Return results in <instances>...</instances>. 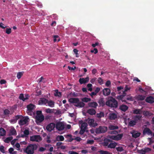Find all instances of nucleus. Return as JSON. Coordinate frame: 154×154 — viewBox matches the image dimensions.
<instances>
[{"mask_svg": "<svg viewBox=\"0 0 154 154\" xmlns=\"http://www.w3.org/2000/svg\"><path fill=\"white\" fill-rule=\"evenodd\" d=\"M105 103L106 105L111 108H116L118 106V103L116 99L112 96L108 97Z\"/></svg>", "mask_w": 154, "mask_h": 154, "instance_id": "1", "label": "nucleus"}, {"mask_svg": "<svg viewBox=\"0 0 154 154\" xmlns=\"http://www.w3.org/2000/svg\"><path fill=\"white\" fill-rule=\"evenodd\" d=\"M37 148L35 144H29L26 148L23 149V152L27 154H33L34 151Z\"/></svg>", "mask_w": 154, "mask_h": 154, "instance_id": "2", "label": "nucleus"}, {"mask_svg": "<svg viewBox=\"0 0 154 154\" xmlns=\"http://www.w3.org/2000/svg\"><path fill=\"white\" fill-rule=\"evenodd\" d=\"M69 101L73 103L75 106L79 108H82L85 105V103L83 102L79 101V99L78 98H70L69 100Z\"/></svg>", "mask_w": 154, "mask_h": 154, "instance_id": "3", "label": "nucleus"}, {"mask_svg": "<svg viewBox=\"0 0 154 154\" xmlns=\"http://www.w3.org/2000/svg\"><path fill=\"white\" fill-rule=\"evenodd\" d=\"M79 124L81 125L80 127V130L79 133L80 134L82 135L85 133L87 129L88 124L87 123L84 122L82 120L79 121Z\"/></svg>", "mask_w": 154, "mask_h": 154, "instance_id": "4", "label": "nucleus"}, {"mask_svg": "<svg viewBox=\"0 0 154 154\" xmlns=\"http://www.w3.org/2000/svg\"><path fill=\"white\" fill-rule=\"evenodd\" d=\"M107 128L106 127L100 126L96 129L95 132L97 134L104 133L107 131Z\"/></svg>", "mask_w": 154, "mask_h": 154, "instance_id": "5", "label": "nucleus"}, {"mask_svg": "<svg viewBox=\"0 0 154 154\" xmlns=\"http://www.w3.org/2000/svg\"><path fill=\"white\" fill-rule=\"evenodd\" d=\"M56 129L59 131H61L64 129V125L63 122H57L55 125Z\"/></svg>", "mask_w": 154, "mask_h": 154, "instance_id": "6", "label": "nucleus"}, {"mask_svg": "<svg viewBox=\"0 0 154 154\" xmlns=\"http://www.w3.org/2000/svg\"><path fill=\"white\" fill-rule=\"evenodd\" d=\"M41 139V137L39 135H34L30 137V140L32 141L39 142L40 141Z\"/></svg>", "mask_w": 154, "mask_h": 154, "instance_id": "7", "label": "nucleus"}, {"mask_svg": "<svg viewBox=\"0 0 154 154\" xmlns=\"http://www.w3.org/2000/svg\"><path fill=\"white\" fill-rule=\"evenodd\" d=\"M88 123L89 125L92 127H95L97 125V124L94 122V119H90L88 118Z\"/></svg>", "mask_w": 154, "mask_h": 154, "instance_id": "8", "label": "nucleus"}, {"mask_svg": "<svg viewBox=\"0 0 154 154\" xmlns=\"http://www.w3.org/2000/svg\"><path fill=\"white\" fill-rule=\"evenodd\" d=\"M28 119L29 118L28 116H26L25 118L23 117V119H21L19 121L18 123L20 126L24 125L27 123L28 122Z\"/></svg>", "mask_w": 154, "mask_h": 154, "instance_id": "9", "label": "nucleus"}, {"mask_svg": "<svg viewBox=\"0 0 154 154\" xmlns=\"http://www.w3.org/2000/svg\"><path fill=\"white\" fill-rule=\"evenodd\" d=\"M55 127V124L54 123H51L48 125L46 127V129L49 131L53 130Z\"/></svg>", "mask_w": 154, "mask_h": 154, "instance_id": "10", "label": "nucleus"}, {"mask_svg": "<svg viewBox=\"0 0 154 154\" xmlns=\"http://www.w3.org/2000/svg\"><path fill=\"white\" fill-rule=\"evenodd\" d=\"M48 100L43 98H41L38 101V104L39 105H45L47 106Z\"/></svg>", "mask_w": 154, "mask_h": 154, "instance_id": "11", "label": "nucleus"}, {"mask_svg": "<svg viewBox=\"0 0 154 154\" xmlns=\"http://www.w3.org/2000/svg\"><path fill=\"white\" fill-rule=\"evenodd\" d=\"M89 80V77H87L85 78H81L79 80V82L81 84H85L88 82Z\"/></svg>", "mask_w": 154, "mask_h": 154, "instance_id": "12", "label": "nucleus"}, {"mask_svg": "<svg viewBox=\"0 0 154 154\" xmlns=\"http://www.w3.org/2000/svg\"><path fill=\"white\" fill-rule=\"evenodd\" d=\"M36 119V122L37 123L38 122H42L44 119V117L43 115L35 116Z\"/></svg>", "mask_w": 154, "mask_h": 154, "instance_id": "13", "label": "nucleus"}, {"mask_svg": "<svg viewBox=\"0 0 154 154\" xmlns=\"http://www.w3.org/2000/svg\"><path fill=\"white\" fill-rule=\"evenodd\" d=\"M146 101L150 103H152L154 102V97L150 96L146 97L145 99Z\"/></svg>", "mask_w": 154, "mask_h": 154, "instance_id": "14", "label": "nucleus"}, {"mask_svg": "<svg viewBox=\"0 0 154 154\" xmlns=\"http://www.w3.org/2000/svg\"><path fill=\"white\" fill-rule=\"evenodd\" d=\"M103 94L105 96H107L109 95L110 93V90L107 88H104L103 90Z\"/></svg>", "mask_w": 154, "mask_h": 154, "instance_id": "15", "label": "nucleus"}, {"mask_svg": "<svg viewBox=\"0 0 154 154\" xmlns=\"http://www.w3.org/2000/svg\"><path fill=\"white\" fill-rule=\"evenodd\" d=\"M131 133L132 134V137L135 138L139 137L140 135V133L135 131H133Z\"/></svg>", "mask_w": 154, "mask_h": 154, "instance_id": "16", "label": "nucleus"}, {"mask_svg": "<svg viewBox=\"0 0 154 154\" xmlns=\"http://www.w3.org/2000/svg\"><path fill=\"white\" fill-rule=\"evenodd\" d=\"M128 108V107L127 105L124 104L121 105L119 106V109L122 111L125 112Z\"/></svg>", "mask_w": 154, "mask_h": 154, "instance_id": "17", "label": "nucleus"}, {"mask_svg": "<svg viewBox=\"0 0 154 154\" xmlns=\"http://www.w3.org/2000/svg\"><path fill=\"white\" fill-rule=\"evenodd\" d=\"M29 96L28 94H26L25 96V97L24 96V94H20L19 96V98L23 101H25L26 100L28 99Z\"/></svg>", "mask_w": 154, "mask_h": 154, "instance_id": "18", "label": "nucleus"}, {"mask_svg": "<svg viewBox=\"0 0 154 154\" xmlns=\"http://www.w3.org/2000/svg\"><path fill=\"white\" fill-rule=\"evenodd\" d=\"M144 134H147L148 135H152V131L148 128H144L143 131Z\"/></svg>", "mask_w": 154, "mask_h": 154, "instance_id": "19", "label": "nucleus"}, {"mask_svg": "<svg viewBox=\"0 0 154 154\" xmlns=\"http://www.w3.org/2000/svg\"><path fill=\"white\" fill-rule=\"evenodd\" d=\"M17 134V132L16 130L13 127L11 128V129L9 131V135H16Z\"/></svg>", "mask_w": 154, "mask_h": 154, "instance_id": "20", "label": "nucleus"}, {"mask_svg": "<svg viewBox=\"0 0 154 154\" xmlns=\"http://www.w3.org/2000/svg\"><path fill=\"white\" fill-rule=\"evenodd\" d=\"M88 106L90 107L96 108L98 106V104L95 102H91L88 103Z\"/></svg>", "mask_w": 154, "mask_h": 154, "instance_id": "21", "label": "nucleus"}, {"mask_svg": "<svg viewBox=\"0 0 154 154\" xmlns=\"http://www.w3.org/2000/svg\"><path fill=\"white\" fill-rule=\"evenodd\" d=\"M35 107V106L32 104H30L27 106V110L29 112H31Z\"/></svg>", "mask_w": 154, "mask_h": 154, "instance_id": "22", "label": "nucleus"}, {"mask_svg": "<svg viewBox=\"0 0 154 154\" xmlns=\"http://www.w3.org/2000/svg\"><path fill=\"white\" fill-rule=\"evenodd\" d=\"M98 102L100 106H103L105 105V102L104 101V99L103 98H100Z\"/></svg>", "mask_w": 154, "mask_h": 154, "instance_id": "23", "label": "nucleus"}, {"mask_svg": "<svg viewBox=\"0 0 154 154\" xmlns=\"http://www.w3.org/2000/svg\"><path fill=\"white\" fill-rule=\"evenodd\" d=\"M117 117V115L115 113H110L109 114V118L110 120H115Z\"/></svg>", "mask_w": 154, "mask_h": 154, "instance_id": "24", "label": "nucleus"}, {"mask_svg": "<svg viewBox=\"0 0 154 154\" xmlns=\"http://www.w3.org/2000/svg\"><path fill=\"white\" fill-rule=\"evenodd\" d=\"M108 145V148L112 149L114 148L117 144V143L116 142H111Z\"/></svg>", "mask_w": 154, "mask_h": 154, "instance_id": "25", "label": "nucleus"}, {"mask_svg": "<svg viewBox=\"0 0 154 154\" xmlns=\"http://www.w3.org/2000/svg\"><path fill=\"white\" fill-rule=\"evenodd\" d=\"M118 128L119 127L117 126L112 125H110L108 126L109 129L111 130L118 129Z\"/></svg>", "mask_w": 154, "mask_h": 154, "instance_id": "26", "label": "nucleus"}, {"mask_svg": "<svg viewBox=\"0 0 154 154\" xmlns=\"http://www.w3.org/2000/svg\"><path fill=\"white\" fill-rule=\"evenodd\" d=\"M47 106H48L51 107H53L54 106V102L51 100H48Z\"/></svg>", "mask_w": 154, "mask_h": 154, "instance_id": "27", "label": "nucleus"}, {"mask_svg": "<svg viewBox=\"0 0 154 154\" xmlns=\"http://www.w3.org/2000/svg\"><path fill=\"white\" fill-rule=\"evenodd\" d=\"M87 112L89 114L92 115H95L96 113V112L95 109H91L88 110Z\"/></svg>", "mask_w": 154, "mask_h": 154, "instance_id": "28", "label": "nucleus"}, {"mask_svg": "<svg viewBox=\"0 0 154 154\" xmlns=\"http://www.w3.org/2000/svg\"><path fill=\"white\" fill-rule=\"evenodd\" d=\"M146 96L142 95H139L136 98L138 100H143L145 99Z\"/></svg>", "mask_w": 154, "mask_h": 154, "instance_id": "29", "label": "nucleus"}, {"mask_svg": "<svg viewBox=\"0 0 154 154\" xmlns=\"http://www.w3.org/2000/svg\"><path fill=\"white\" fill-rule=\"evenodd\" d=\"M124 97L123 96V95L122 94L118 96L116 98L117 99L119 100H121L122 102H126V100H124Z\"/></svg>", "mask_w": 154, "mask_h": 154, "instance_id": "30", "label": "nucleus"}, {"mask_svg": "<svg viewBox=\"0 0 154 154\" xmlns=\"http://www.w3.org/2000/svg\"><path fill=\"white\" fill-rule=\"evenodd\" d=\"M56 140L57 141H63L64 140V138L63 136L62 135H58L56 137Z\"/></svg>", "mask_w": 154, "mask_h": 154, "instance_id": "31", "label": "nucleus"}, {"mask_svg": "<svg viewBox=\"0 0 154 154\" xmlns=\"http://www.w3.org/2000/svg\"><path fill=\"white\" fill-rule=\"evenodd\" d=\"M6 131L3 128H0V135L1 136H4L5 135Z\"/></svg>", "mask_w": 154, "mask_h": 154, "instance_id": "32", "label": "nucleus"}, {"mask_svg": "<svg viewBox=\"0 0 154 154\" xmlns=\"http://www.w3.org/2000/svg\"><path fill=\"white\" fill-rule=\"evenodd\" d=\"M24 135H22L21 137H27L29 134V129H26L23 131Z\"/></svg>", "mask_w": 154, "mask_h": 154, "instance_id": "33", "label": "nucleus"}, {"mask_svg": "<svg viewBox=\"0 0 154 154\" xmlns=\"http://www.w3.org/2000/svg\"><path fill=\"white\" fill-rule=\"evenodd\" d=\"M136 122L135 120H132L130 121L128 123L129 125L131 127H133L136 124Z\"/></svg>", "mask_w": 154, "mask_h": 154, "instance_id": "34", "label": "nucleus"}, {"mask_svg": "<svg viewBox=\"0 0 154 154\" xmlns=\"http://www.w3.org/2000/svg\"><path fill=\"white\" fill-rule=\"evenodd\" d=\"M13 138V137H8L5 139L4 141L6 143H9Z\"/></svg>", "mask_w": 154, "mask_h": 154, "instance_id": "35", "label": "nucleus"}, {"mask_svg": "<svg viewBox=\"0 0 154 154\" xmlns=\"http://www.w3.org/2000/svg\"><path fill=\"white\" fill-rule=\"evenodd\" d=\"M54 95L55 96H57L58 97H60L61 96V94L60 92H59L57 90H56Z\"/></svg>", "mask_w": 154, "mask_h": 154, "instance_id": "36", "label": "nucleus"}, {"mask_svg": "<svg viewBox=\"0 0 154 154\" xmlns=\"http://www.w3.org/2000/svg\"><path fill=\"white\" fill-rule=\"evenodd\" d=\"M133 112L134 114H140L141 113V111L140 109H136L133 110Z\"/></svg>", "mask_w": 154, "mask_h": 154, "instance_id": "37", "label": "nucleus"}, {"mask_svg": "<svg viewBox=\"0 0 154 154\" xmlns=\"http://www.w3.org/2000/svg\"><path fill=\"white\" fill-rule=\"evenodd\" d=\"M97 116L98 118H100L102 117H104V115L103 112H100L99 113L97 114Z\"/></svg>", "mask_w": 154, "mask_h": 154, "instance_id": "38", "label": "nucleus"}, {"mask_svg": "<svg viewBox=\"0 0 154 154\" xmlns=\"http://www.w3.org/2000/svg\"><path fill=\"white\" fill-rule=\"evenodd\" d=\"M82 102H88L91 100V99L87 97H84L82 99Z\"/></svg>", "mask_w": 154, "mask_h": 154, "instance_id": "39", "label": "nucleus"}, {"mask_svg": "<svg viewBox=\"0 0 154 154\" xmlns=\"http://www.w3.org/2000/svg\"><path fill=\"white\" fill-rule=\"evenodd\" d=\"M123 134H119L116 135V140H121Z\"/></svg>", "mask_w": 154, "mask_h": 154, "instance_id": "40", "label": "nucleus"}, {"mask_svg": "<svg viewBox=\"0 0 154 154\" xmlns=\"http://www.w3.org/2000/svg\"><path fill=\"white\" fill-rule=\"evenodd\" d=\"M152 113L149 111H145L143 112V115L145 116H150Z\"/></svg>", "mask_w": 154, "mask_h": 154, "instance_id": "41", "label": "nucleus"}, {"mask_svg": "<svg viewBox=\"0 0 154 154\" xmlns=\"http://www.w3.org/2000/svg\"><path fill=\"white\" fill-rule=\"evenodd\" d=\"M59 36L57 35H55L54 36V41L55 42H59L60 40L59 38Z\"/></svg>", "mask_w": 154, "mask_h": 154, "instance_id": "42", "label": "nucleus"}, {"mask_svg": "<svg viewBox=\"0 0 154 154\" xmlns=\"http://www.w3.org/2000/svg\"><path fill=\"white\" fill-rule=\"evenodd\" d=\"M87 87L88 88V90L89 91H91L92 90V85L91 84H88L87 85Z\"/></svg>", "mask_w": 154, "mask_h": 154, "instance_id": "43", "label": "nucleus"}, {"mask_svg": "<svg viewBox=\"0 0 154 154\" xmlns=\"http://www.w3.org/2000/svg\"><path fill=\"white\" fill-rule=\"evenodd\" d=\"M98 152L100 154H110V153L108 151L102 150L98 151Z\"/></svg>", "mask_w": 154, "mask_h": 154, "instance_id": "44", "label": "nucleus"}, {"mask_svg": "<svg viewBox=\"0 0 154 154\" xmlns=\"http://www.w3.org/2000/svg\"><path fill=\"white\" fill-rule=\"evenodd\" d=\"M107 140L108 142H104L103 143V145L104 146H107L108 147V145H109L108 142H111L112 140L109 139H107Z\"/></svg>", "mask_w": 154, "mask_h": 154, "instance_id": "45", "label": "nucleus"}, {"mask_svg": "<svg viewBox=\"0 0 154 154\" xmlns=\"http://www.w3.org/2000/svg\"><path fill=\"white\" fill-rule=\"evenodd\" d=\"M22 75V72H20L17 73V76L18 79H19L21 78Z\"/></svg>", "mask_w": 154, "mask_h": 154, "instance_id": "46", "label": "nucleus"}, {"mask_svg": "<svg viewBox=\"0 0 154 154\" xmlns=\"http://www.w3.org/2000/svg\"><path fill=\"white\" fill-rule=\"evenodd\" d=\"M142 117V116L141 115H136L134 116V118L136 120H140L141 119Z\"/></svg>", "mask_w": 154, "mask_h": 154, "instance_id": "47", "label": "nucleus"}, {"mask_svg": "<svg viewBox=\"0 0 154 154\" xmlns=\"http://www.w3.org/2000/svg\"><path fill=\"white\" fill-rule=\"evenodd\" d=\"M5 147L2 145L0 146V151L2 153H5V150H4Z\"/></svg>", "mask_w": 154, "mask_h": 154, "instance_id": "48", "label": "nucleus"}, {"mask_svg": "<svg viewBox=\"0 0 154 154\" xmlns=\"http://www.w3.org/2000/svg\"><path fill=\"white\" fill-rule=\"evenodd\" d=\"M4 113L5 115H8L10 114V111L8 109H6L4 110Z\"/></svg>", "mask_w": 154, "mask_h": 154, "instance_id": "49", "label": "nucleus"}, {"mask_svg": "<svg viewBox=\"0 0 154 154\" xmlns=\"http://www.w3.org/2000/svg\"><path fill=\"white\" fill-rule=\"evenodd\" d=\"M74 52L75 53V54H76V57H79V54L78 53V51L77 49H74L73 50Z\"/></svg>", "mask_w": 154, "mask_h": 154, "instance_id": "50", "label": "nucleus"}, {"mask_svg": "<svg viewBox=\"0 0 154 154\" xmlns=\"http://www.w3.org/2000/svg\"><path fill=\"white\" fill-rule=\"evenodd\" d=\"M42 115H43L42 114V111L40 110H38L36 112V115L35 116H38Z\"/></svg>", "mask_w": 154, "mask_h": 154, "instance_id": "51", "label": "nucleus"}, {"mask_svg": "<svg viewBox=\"0 0 154 154\" xmlns=\"http://www.w3.org/2000/svg\"><path fill=\"white\" fill-rule=\"evenodd\" d=\"M109 134H118V132L116 131H113L109 132Z\"/></svg>", "mask_w": 154, "mask_h": 154, "instance_id": "52", "label": "nucleus"}, {"mask_svg": "<svg viewBox=\"0 0 154 154\" xmlns=\"http://www.w3.org/2000/svg\"><path fill=\"white\" fill-rule=\"evenodd\" d=\"M98 82L100 85L102 84L103 83V81L102 79L100 77L98 78Z\"/></svg>", "mask_w": 154, "mask_h": 154, "instance_id": "53", "label": "nucleus"}, {"mask_svg": "<svg viewBox=\"0 0 154 154\" xmlns=\"http://www.w3.org/2000/svg\"><path fill=\"white\" fill-rule=\"evenodd\" d=\"M5 32L7 34H9L11 32V28H6V29Z\"/></svg>", "mask_w": 154, "mask_h": 154, "instance_id": "54", "label": "nucleus"}, {"mask_svg": "<svg viewBox=\"0 0 154 154\" xmlns=\"http://www.w3.org/2000/svg\"><path fill=\"white\" fill-rule=\"evenodd\" d=\"M109 138L110 139H111L116 140V136H114V135L109 136Z\"/></svg>", "mask_w": 154, "mask_h": 154, "instance_id": "55", "label": "nucleus"}, {"mask_svg": "<svg viewBox=\"0 0 154 154\" xmlns=\"http://www.w3.org/2000/svg\"><path fill=\"white\" fill-rule=\"evenodd\" d=\"M116 149L118 152H121L123 150L122 147H116Z\"/></svg>", "mask_w": 154, "mask_h": 154, "instance_id": "56", "label": "nucleus"}, {"mask_svg": "<svg viewBox=\"0 0 154 154\" xmlns=\"http://www.w3.org/2000/svg\"><path fill=\"white\" fill-rule=\"evenodd\" d=\"M94 143V140H89L87 141V143L90 144H92Z\"/></svg>", "mask_w": 154, "mask_h": 154, "instance_id": "57", "label": "nucleus"}, {"mask_svg": "<svg viewBox=\"0 0 154 154\" xmlns=\"http://www.w3.org/2000/svg\"><path fill=\"white\" fill-rule=\"evenodd\" d=\"M111 85V82L109 80L107 81L105 83V86L108 87Z\"/></svg>", "mask_w": 154, "mask_h": 154, "instance_id": "58", "label": "nucleus"}, {"mask_svg": "<svg viewBox=\"0 0 154 154\" xmlns=\"http://www.w3.org/2000/svg\"><path fill=\"white\" fill-rule=\"evenodd\" d=\"M17 121V119H16V118H14V119H11L10 120V122L11 123L14 124L16 123Z\"/></svg>", "mask_w": 154, "mask_h": 154, "instance_id": "59", "label": "nucleus"}, {"mask_svg": "<svg viewBox=\"0 0 154 154\" xmlns=\"http://www.w3.org/2000/svg\"><path fill=\"white\" fill-rule=\"evenodd\" d=\"M23 117V116L21 115H17L15 116V118L17 120L18 119H21Z\"/></svg>", "mask_w": 154, "mask_h": 154, "instance_id": "60", "label": "nucleus"}, {"mask_svg": "<svg viewBox=\"0 0 154 154\" xmlns=\"http://www.w3.org/2000/svg\"><path fill=\"white\" fill-rule=\"evenodd\" d=\"M91 53H94L95 54H97L98 52V50L97 48H94L93 50H91Z\"/></svg>", "mask_w": 154, "mask_h": 154, "instance_id": "61", "label": "nucleus"}, {"mask_svg": "<svg viewBox=\"0 0 154 154\" xmlns=\"http://www.w3.org/2000/svg\"><path fill=\"white\" fill-rule=\"evenodd\" d=\"M124 87L122 86H118L117 88V91H123L122 90L123 89Z\"/></svg>", "mask_w": 154, "mask_h": 154, "instance_id": "62", "label": "nucleus"}, {"mask_svg": "<svg viewBox=\"0 0 154 154\" xmlns=\"http://www.w3.org/2000/svg\"><path fill=\"white\" fill-rule=\"evenodd\" d=\"M69 154H79L77 152L73 151H70L69 152Z\"/></svg>", "mask_w": 154, "mask_h": 154, "instance_id": "63", "label": "nucleus"}, {"mask_svg": "<svg viewBox=\"0 0 154 154\" xmlns=\"http://www.w3.org/2000/svg\"><path fill=\"white\" fill-rule=\"evenodd\" d=\"M139 153L141 154H145L146 152H145L144 149H142L140 150Z\"/></svg>", "mask_w": 154, "mask_h": 154, "instance_id": "64", "label": "nucleus"}]
</instances>
